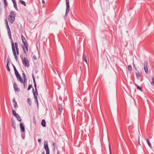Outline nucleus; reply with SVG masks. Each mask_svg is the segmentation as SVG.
<instances>
[{
  "label": "nucleus",
  "mask_w": 154,
  "mask_h": 154,
  "mask_svg": "<svg viewBox=\"0 0 154 154\" xmlns=\"http://www.w3.org/2000/svg\"><path fill=\"white\" fill-rule=\"evenodd\" d=\"M14 72L16 76L20 75L19 74V73L16 69H15Z\"/></svg>",
  "instance_id": "cd10ccee"
},
{
  "label": "nucleus",
  "mask_w": 154,
  "mask_h": 154,
  "mask_svg": "<svg viewBox=\"0 0 154 154\" xmlns=\"http://www.w3.org/2000/svg\"><path fill=\"white\" fill-rule=\"evenodd\" d=\"M27 102L30 106L31 105V99L30 98H28L27 100Z\"/></svg>",
  "instance_id": "bb28decb"
},
{
  "label": "nucleus",
  "mask_w": 154,
  "mask_h": 154,
  "mask_svg": "<svg viewBox=\"0 0 154 154\" xmlns=\"http://www.w3.org/2000/svg\"><path fill=\"white\" fill-rule=\"evenodd\" d=\"M44 147L46 151V154H50V150L48 147V143L47 141H45L44 143Z\"/></svg>",
  "instance_id": "39448f33"
},
{
  "label": "nucleus",
  "mask_w": 154,
  "mask_h": 154,
  "mask_svg": "<svg viewBox=\"0 0 154 154\" xmlns=\"http://www.w3.org/2000/svg\"><path fill=\"white\" fill-rule=\"evenodd\" d=\"M58 108L59 111L58 113L60 115L61 114L62 110V106L61 104H60L58 105Z\"/></svg>",
  "instance_id": "9b49d317"
},
{
  "label": "nucleus",
  "mask_w": 154,
  "mask_h": 154,
  "mask_svg": "<svg viewBox=\"0 0 154 154\" xmlns=\"http://www.w3.org/2000/svg\"><path fill=\"white\" fill-rule=\"evenodd\" d=\"M19 2L20 3L23 5L24 6H26V4L25 2L22 0H20Z\"/></svg>",
  "instance_id": "5701e85b"
},
{
  "label": "nucleus",
  "mask_w": 154,
  "mask_h": 154,
  "mask_svg": "<svg viewBox=\"0 0 154 154\" xmlns=\"http://www.w3.org/2000/svg\"><path fill=\"white\" fill-rule=\"evenodd\" d=\"M12 66H13V67H14V71L15 69H16V68L15 66L13 64L12 65Z\"/></svg>",
  "instance_id": "49530a36"
},
{
  "label": "nucleus",
  "mask_w": 154,
  "mask_h": 154,
  "mask_svg": "<svg viewBox=\"0 0 154 154\" xmlns=\"http://www.w3.org/2000/svg\"><path fill=\"white\" fill-rule=\"evenodd\" d=\"M11 46H12V52L14 57V58L15 59V60L16 61H17L18 60L17 59V54L16 52V50L15 49V48L14 47V42H13L12 40L11 41Z\"/></svg>",
  "instance_id": "f03ea898"
},
{
  "label": "nucleus",
  "mask_w": 154,
  "mask_h": 154,
  "mask_svg": "<svg viewBox=\"0 0 154 154\" xmlns=\"http://www.w3.org/2000/svg\"><path fill=\"white\" fill-rule=\"evenodd\" d=\"M146 140L148 145L150 147V148L152 147V145H151V144L149 141V140L147 138L145 139Z\"/></svg>",
  "instance_id": "412c9836"
},
{
  "label": "nucleus",
  "mask_w": 154,
  "mask_h": 154,
  "mask_svg": "<svg viewBox=\"0 0 154 154\" xmlns=\"http://www.w3.org/2000/svg\"><path fill=\"white\" fill-rule=\"evenodd\" d=\"M22 77L23 78L24 80H27L26 75L24 73H23L22 74Z\"/></svg>",
  "instance_id": "a878e982"
},
{
  "label": "nucleus",
  "mask_w": 154,
  "mask_h": 154,
  "mask_svg": "<svg viewBox=\"0 0 154 154\" xmlns=\"http://www.w3.org/2000/svg\"><path fill=\"white\" fill-rule=\"evenodd\" d=\"M6 62H7V64H8V63H9V61L7 60Z\"/></svg>",
  "instance_id": "09e8293b"
},
{
  "label": "nucleus",
  "mask_w": 154,
  "mask_h": 154,
  "mask_svg": "<svg viewBox=\"0 0 154 154\" xmlns=\"http://www.w3.org/2000/svg\"><path fill=\"white\" fill-rule=\"evenodd\" d=\"M2 9L1 8H0V14H1V13H2Z\"/></svg>",
  "instance_id": "c03bdc74"
},
{
  "label": "nucleus",
  "mask_w": 154,
  "mask_h": 154,
  "mask_svg": "<svg viewBox=\"0 0 154 154\" xmlns=\"http://www.w3.org/2000/svg\"><path fill=\"white\" fill-rule=\"evenodd\" d=\"M32 86L31 85H29V86L28 87V88L27 90H28V91L29 90L31 89V88H32Z\"/></svg>",
  "instance_id": "2f4dec72"
},
{
  "label": "nucleus",
  "mask_w": 154,
  "mask_h": 154,
  "mask_svg": "<svg viewBox=\"0 0 154 154\" xmlns=\"http://www.w3.org/2000/svg\"><path fill=\"white\" fill-rule=\"evenodd\" d=\"M83 57L84 61L86 63H87L86 55L85 54H83Z\"/></svg>",
  "instance_id": "b1692460"
},
{
  "label": "nucleus",
  "mask_w": 154,
  "mask_h": 154,
  "mask_svg": "<svg viewBox=\"0 0 154 154\" xmlns=\"http://www.w3.org/2000/svg\"><path fill=\"white\" fill-rule=\"evenodd\" d=\"M23 87L24 88H26L27 87V80L23 81Z\"/></svg>",
  "instance_id": "aec40b11"
},
{
  "label": "nucleus",
  "mask_w": 154,
  "mask_h": 154,
  "mask_svg": "<svg viewBox=\"0 0 154 154\" xmlns=\"http://www.w3.org/2000/svg\"><path fill=\"white\" fill-rule=\"evenodd\" d=\"M66 15H67L68 14L69 10V0H66Z\"/></svg>",
  "instance_id": "0eeeda50"
},
{
  "label": "nucleus",
  "mask_w": 154,
  "mask_h": 154,
  "mask_svg": "<svg viewBox=\"0 0 154 154\" xmlns=\"http://www.w3.org/2000/svg\"><path fill=\"white\" fill-rule=\"evenodd\" d=\"M21 38L22 42H23V44H26L27 43L26 38H25L23 36V35H21Z\"/></svg>",
  "instance_id": "ddd939ff"
},
{
  "label": "nucleus",
  "mask_w": 154,
  "mask_h": 154,
  "mask_svg": "<svg viewBox=\"0 0 154 154\" xmlns=\"http://www.w3.org/2000/svg\"><path fill=\"white\" fill-rule=\"evenodd\" d=\"M14 116L16 117V118H17V117H18L19 116V115L18 114H16V115H14Z\"/></svg>",
  "instance_id": "79ce46f5"
},
{
  "label": "nucleus",
  "mask_w": 154,
  "mask_h": 154,
  "mask_svg": "<svg viewBox=\"0 0 154 154\" xmlns=\"http://www.w3.org/2000/svg\"><path fill=\"white\" fill-rule=\"evenodd\" d=\"M135 85L137 87V89H139L140 91H142V90L140 86H139L137 85L135 83H134Z\"/></svg>",
  "instance_id": "6ab92c4d"
},
{
  "label": "nucleus",
  "mask_w": 154,
  "mask_h": 154,
  "mask_svg": "<svg viewBox=\"0 0 154 154\" xmlns=\"http://www.w3.org/2000/svg\"><path fill=\"white\" fill-rule=\"evenodd\" d=\"M33 83L34 84V86L35 89V92H37V88H36V83L35 82V79H33Z\"/></svg>",
  "instance_id": "f3484780"
},
{
  "label": "nucleus",
  "mask_w": 154,
  "mask_h": 154,
  "mask_svg": "<svg viewBox=\"0 0 154 154\" xmlns=\"http://www.w3.org/2000/svg\"><path fill=\"white\" fill-rule=\"evenodd\" d=\"M57 154H59V152L58 151H57Z\"/></svg>",
  "instance_id": "5fc2aeb1"
},
{
  "label": "nucleus",
  "mask_w": 154,
  "mask_h": 154,
  "mask_svg": "<svg viewBox=\"0 0 154 154\" xmlns=\"http://www.w3.org/2000/svg\"><path fill=\"white\" fill-rule=\"evenodd\" d=\"M16 14L14 11H12L10 12V15L8 16V19L10 23L12 24L15 20Z\"/></svg>",
  "instance_id": "f257e3e1"
},
{
  "label": "nucleus",
  "mask_w": 154,
  "mask_h": 154,
  "mask_svg": "<svg viewBox=\"0 0 154 154\" xmlns=\"http://www.w3.org/2000/svg\"><path fill=\"white\" fill-rule=\"evenodd\" d=\"M132 69V67L131 65H128V70L130 74L131 73Z\"/></svg>",
  "instance_id": "4468645a"
},
{
  "label": "nucleus",
  "mask_w": 154,
  "mask_h": 154,
  "mask_svg": "<svg viewBox=\"0 0 154 154\" xmlns=\"http://www.w3.org/2000/svg\"><path fill=\"white\" fill-rule=\"evenodd\" d=\"M6 27L8 31L9 37L11 39V32L10 30V27L9 25H8L6 26Z\"/></svg>",
  "instance_id": "1a4fd4ad"
},
{
  "label": "nucleus",
  "mask_w": 154,
  "mask_h": 154,
  "mask_svg": "<svg viewBox=\"0 0 154 154\" xmlns=\"http://www.w3.org/2000/svg\"><path fill=\"white\" fill-rule=\"evenodd\" d=\"M45 3V1L44 0H42V4H44Z\"/></svg>",
  "instance_id": "8fccbe9b"
},
{
  "label": "nucleus",
  "mask_w": 154,
  "mask_h": 154,
  "mask_svg": "<svg viewBox=\"0 0 154 154\" xmlns=\"http://www.w3.org/2000/svg\"><path fill=\"white\" fill-rule=\"evenodd\" d=\"M12 113L14 116L17 114L16 112L14 110H12Z\"/></svg>",
  "instance_id": "f704fd0d"
},
{
  "label": "nucleus",
  "mask_w": 154,
  "mask_h": 154,
  "mask_svg": "<svg viewBox=\"0 0 154 154\" xmlns=\"http://www.w3.org/2000/svg\"><path fill=\"white\" fill-rule=\"evenodd\" d=\"M32 78H33V79H35V78H34V74H32Z\"/></svg>",
  "instance_id": "603ef678"
},
{
  "label": "nucleus",
  "mask_w": 154,
  "mask_h": 154,
  "mask_svg": "<svg viewBox=\"0 0 154 154\" xmlns=\"http://www.w3.org/2000/svg\"><path fill=\"white\" fill-rule=\"evenodd\" d=\"M136 75L137 78L138 79L139 77L141 76L140 72L139 71L137 72L136 73Z\"/></svg>",
  "instance_id": "4be33fe9"
},
{
  "label": "nucleus",
  "mask_w": 154,
  "mask_h": 154,
  "mask_svg": "<svg viewBox=\"0 0 154 154\" xmlns=\"http://www.w3.org/2000/svg\"><path fill=\"white\" fill-rule=\"evenodd\" d=\"M12 102H13V105H14V108H16V107L17 106V103L16 101L15 100V98H14L13 99Z\"/></svg>",
  "instance_id": "dca6fc26"
},
{
  "label": "nucleus",
  "mask_w": 154,
  "mask_h": 154,
  "mask_svg": "<svg viewBox=\"0 0 154 154\" xmlns=\"http://www.w3.org/2000/svg\"><path fill=\"white\" fill-rule=\"evenodd\" d=\"M13 85L14 88L15 90L18 92H19L20 91V89L18 88L16 83L14 82V83Z\"/></svg>",
  "instance_id": "9d476101"
},
{
  "label": "nucleus",
  "mask_w": 154,
  "mask_h": 154,
  "mask_svg": "<svg viewBox=\"0 0 154 154\" xmlns=\"http://www.w3.org/2000/svg\"><path fill=\"white\" fill-rule=\"evenodd\" d=\"M152 81L151 82V84L152 86H154V78L152 77Z\"/></svg>",
  "instance_id": "393cba45"
},
{
  "label": "nucleus",
  "mask_w": 154,
  "mask_h": 154,
  "mask_svg": "<svg viewBox=\"0 0 154 154\" xmlns=\"http://www.w3.org/2000/svg\"><path fill=\"white\" fill-rule=\"evenodd\" d=\"M32 92L34 96V99L35 102L36 103L37 106H38V103L37 96L38 95V93L37 92H35L33 88L32 89Z\"/></svg>",
  "instance_id": "20e7f679"
},
{
  "label": "nucleus",
  "mask_w": 154,
  "mask_h": 154,
  "mask_svg": "<svg viewBox=\"0 0 154 154\" xmlns=\"http://www.w3.org/2000/svg\"><path fill=\"white\" fill-rule=\"evenodd\" d=\"M17 119L20 122H21L22 121V119L20 117V116H19L18 117H17Z\"/></svg>",
  "instance_id": "c756f323"
},
{
  "label": "nucleus",
  "mask_w": 154,
  "mask_h": 154,
  "mask_svg": "<svg viewBox=\"0 0 154 154\" xmlns=\"http://www.w3.org/2000/svg\"><path fill=\"white\" fill-rule=\"evenodd\" d=\"M12 2H13V4H14V3H16V2H15V0H12Z\"/></svg>",
  "instance_id": "37998d69"
},
{
  "label": "nucleus",
  "mask_w": 154,
  "mask_h": 154,
  "mask_svg": "<svg viewBox=\"0 0 154 154\" xmlns=\"http://www.w3.org/2000/svg\"><path fill=\"white\" fill-rule=\"evenodd\" d=\"M144 69L145 72L146 73L148 72V63L145 62L144 63Z\"/></svg>",
  "instance_id": "6e6552de"
},
{
  "label": "nucleus",
  "mask_w": 154,
  "mask_h": 154,
  "mask_svg": "<svg viewBox=\"0 0 154 154\" xmlns=\"http://www.w3.org/2000/svg\"><path fill=\"white\" fill-rule=\"evenodd\" d=\"M24 46H22V48L23 51L24 53L26 54L27 51H28V43L23 44Z\"/></svg>",
  "instance_id": "423d86ee"
},
{
  "label": "nucleus",
  "mask_w": 154,
  "mask_h": 154,
  "mask_svg": "<svg viewBox=\"0 0 154 154\" xmlns=\"http://www.w3.org/2000/svg\"><path fill=\"white\" fill-rule=\"evenodd\" d=\"M6 67H7L8 71H9V72H10V69L9 67V66H8V64H7Z\"/></svg>",
  "instance_id": "473e14b6"
},
{
  "label": "nucleus",
  "mask_w": 154,
  "mask_h": 154,
  "mask_svg": "<svg viewBox=\"0 0 154 154\" xmlns=\"http://www.w3.org/2000/svg\"><path fill=\"white\" fill-rule=\"evenodd\" d=\"M14 8H15L16 10L17 11H18V8H17V5L16 3H14Z\"/></svg>",
  "instance_id": "c85d7f7f"
},
{
  "label": "nucleus",
  "mask_w": 154,
  "mask_h": 154,
  "mask_svg": "<svg viewBox=\"0 0 154 154\" xmlns=\"http://www.w3.org/2000/svg\"><path fill=\"white\" fill-rule=\"evenodd\" d=\"M5 5V7H7L8 6V3L6 1V0H4Z\"/></svg>",
  "instance_id": "7c9ffc66"
},
{
  "label": "nucleus",
  "mask_w": 154,
  "mask_h": 154,
  "mask_svg": "<svg viewBox=\"0 0 154 154\" xmlns=\"http://www.w3.org/2000/svg\"><path fill=\"white\" fill-rule=\"evenodd\" d=\"M41 124L42 126L45 127L46 126V122L44 119H42V121Z\"/></svg>",
  "instance_id": "a211bd4d"
},
{
  "label": "nucleus",
  "mask_w": 154,
  "mask_h": 154,
  "mask_svg": "<svg viewBox=\"0 0 154 154\" xmlns=\"http://www.w3.org/2000/svg\"><path fill=\"white\" fill-rule=\"evenodd\" d=\"M33 59L35 60H36L37 59V57H36V56L35 55H34L33 56Z\"/></svg>",
  "instance_id": "e433bc0d"
},
{
  "label": "nucleus",
  "mask_w": 154,
  "mask_h": 154,
  "mask_svg": "<svg viewBox=\"0 0 154 154\" xmlns=\"http://www.w3.org/2000/svg\"><path fill=\"white\" fill-rule=\"evenodd\" d=\"M45 152H42V154H45Z\"/></svg>",
  "instance_id": "864d4df0"
},
{
  "label": "nucleus",
  "mask_w": 154,
  "mask_h": 154,
  "mask_svg": "<svg viewBox=\"0 0 154 154\" xmlns=\"http://www.w3.org/2000/svg\"><path fill=\"white\" fill-rule=\"evenodd\" d=\"M21 137H22V138L23 139H24V138H25V136H24V135L23 134H21Z\"/></svg>",
  "instance_id": "58836bf2"
},
{
  "label": "nucleus",
  "mask_w": 154,
  "mask_h": 154,
  "mask_svg": "<svg viewBox=\"0 0 154 154\" xmlns=\"http://www.w3.org/2000/svg\"><path fill=\"white\" fill-rule=\"evenodd\" d=\"M38 142L40 144L41 142V139H38Z\"/></svg>",
  "instance_id": "4c0bfd02"
},
{
  "label": "nucleus",
  "mask_w": 154,
  "mask_h": 154,
  "mask_svg": "<svg viewBox=\"0 0 154 154\" xmlns=\"http://www.w3.org/2000/svg\"><path fill=\"white\" fill-rule=\"evenodd\" d=\"M56 149V147H53V150L54 151H55Z\"/></svg>",
  "instance_id": "3c124183"
},
{
  "label": "nucleus",
  "mask_w": 154,
  "mask_h": 154,
  "mask_svg": "<svg viewBox=\"0 0 154 154\" xmlns=\"http://www.w3.org/2000/svg\"><path fill=\"white\" fill-rule=\"evenodd\" d=\"M16 52H17V55H18L19 54V51H16Z\"/></svg>",
  "instance_id": "a18cd8bd"
},
{
  "label": "nucleus",
  "mask_w": 154,
  "mask_h": 154,
  "mask_svg": "<svg viewBox=\"0 0 154 154\" xmlns=\"http://www.w3.org/2000/svg\"><path fill=\"white\" fill-rule=\"evenodd\" d=\"M109 154H111V150H110V146H109Z\"/></svg>",
  "instance_id": "de8ad7c7"
},
{
  "label": "nucleus",
  "mask_w": 154,
  "mask_h": 154,
  "mask_svg": "<svg viewBox=\"0 0 154 154\" xmlns=\"http://www.w3.org/2000/svg\"><path fill=\"white\" fill-rule=\"evenodd\" d=\"M22 59L23 63V64L26 66L27 67H29V60L26 57H24L23 58V57H22Z\"/></svg>",
  "instance_id": "7ed1b4c3"
},
{
  "label": "nucleus",
  "mask_w": 154,
  "mask_h": 154,
  "mask_svg": "<svg viewBox=\"0 0 154 154\" xmlns=\"http://www.w3.org/2000/svg\"><path fill=\"white\" fill-rule=\"evenodd\" d=\"M15 47V49H16V51H19V48H18V47H16H16Z\"/></svg>",
  "instance_id": "a19ab883"
},
{
  "label": "nucleus",
  "mask_w": 154,
  "mask_h": 154,
  "mask_svg": "<svg viewBox=\"0 0 154 154\" xmlns=\"http://www.w3.org/2000/svg\"><path fill=\"white\" fill-rule=\"evenodd\" d=\"M17 79L19 80L20 82L21 83H23V80L22 79V77L21 75H20L16 76Z\"/></svg>",
  "instance_id": "2eb2a0df"
},
{
  "label": "nucleus",
  "mask_w": 154,
  "mask_h": 154,
  "mask_svg": "<svg viewBox=\"0 0 154 154\" xmlns=\"http://www.w3.org/2000/svg\"><path fill=\"white\" fill-rule=\"evenodd\" d=\"M20 128L21 130L23 132H24L25 131V129L22 123H20Z\"/></svg>",
  "instance_id": "f8f14e48"
},
{
  "label": "nucleus",
  "mask_w": 154,
  "mask_h": 154,
  "mask_svg": "<svg viewBox=\"0 0 154 154\" xmlns=\"http://www.w3.org/2000/svg\"><path fill=\"white\" fill-rule=\"evenodd\" d=\"M5 25H6V26H8V21H7V19H5Z\"/></svg>",
  "instance_id": "72a5a7b5"
},
{
  "label": "nucleus",
  "mask_w": 154,
  "mask_h": 154,
  "mask_svg": "<svg viewBox=\"0 0 154 154\" xmlns=\"http://www.w3.org/2000/svg\"><path fill=\"white\" fill-rule=\"evenodd\" d=\"M53 147H56V145L54 143H53L52 144Z\"/></svg>",
  "instance_id": "ea45409f"
},
{
  "label": "nucleus",
  "mask_w": 154,
  "mask_h": 154,
  "mask_svg": "<svg viewBox=\"0 0 154 154\" xmlns=\"http://www.w3.org/2000/svg\"><path fill=\"white\" fill-rule=\"evenodd\" d=\"M18 47V43L17 42H15V45H14V47Z\"/></svg>",
  "instance_id": "c9c22d12"
}]
</instances>
